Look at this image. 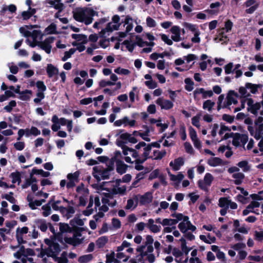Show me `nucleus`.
Segmentation results:
<instances>
[{
    "label": "nucleus",
    "mask_w": 263,
    "mask_h": 263,
    "mask_svg": "<svg viewBox=\"0 0 263 263\" xmlns=\"http://www.w3.org/2000/svg\"><path fill=\"white\" fill-rule=\"evenodd\" d=\"M172 33L171 39L175 42H179L181 40V29L178 26H173L171 29Z\"/></svg>",
    "instance_id": "27"
},
{
    "label": "nucleus",
    "mask_w": 263,
    "mask_h": 263,
    "mask_svg": "<svg viewBox=\"0 0 263 263\" xmlns=\"http://www.w3.org/2000/svg\"><path fill=\"white\" fill-rule=\"evenodd\" d=\"M96 13L95 10L89 7L78 8L73 11L74 20L79 22L83 23L86 25L92 23L93 17Z\"/></svg>",
    "instance_id": "2"
},
{
    "label": "nucleus",
    "mask_w": 263,
    "mask_h": 263,
    "mask_svg": "<svg viewBox=\"0 0 263 263\" xmlns=\"http://www.w3.org/2000/svg\"><path fill=\"white\" fill-rule=\"evenodd\" d=\"M54 37H49L45 40L43 42H40L37 46L42 49L44 50L47 53L49 54L51 52V46L50 44L53 42Z\"/></svg>",
    "instance_id": "21"
},
{
    "label": "nucleus",
    "mask_w": 263,
    "mask_h": 263,
    "mask_svg": "<svg viewBox=\"0 0 263 263\" xmlns=\"http://www.w3.org/2000/svg\"><path fill=\"white\" fill-rule=\"evenodd\" d=\"M121 180L117 179L113 182L111 192L115 195L119 194L123 195L125 194L126 192V186L124 185L121 184Z\"/></svg>",
    "instance_id": "14"
},
{
    "label": "nucleus",
    "mask_w": 263,
    "mask_h": 263,
    "mask_svg": "<svg viewBox=\"0 0 263 263\" xmlns=\"http://www.w3.org/2000/svg\"><path fill=\"white\" fill-rule=\"evenodd\" d=\"M230 200L228 198L221 197L218 201V205L222 208H229V203Z\"/></svg>",
    "instance_id": "60"
},
{
    "label": "nucleus",
    "mask_w": 263,
    "mask_h": 263,
    "mask_svg": "<svg viewBox=\"0 0 263 263\" xmlns=\"http://www.w3.org/2000/svg\"><path fill=\"white\" fill-rule=\"evenodd\" d=\"M29 232V229L27 227L22 228H17L16 230V238L19 245L25 243L27 242L26 237L25 236Z\"/></svg>",
    "instance_id": "15"
},
{
    "label": "nucleus",
    "mask_w": 263,
    "mask_h": 263,
    "mask_svg": "<svg viewBox=\"0 0 263 263\" xmlns=\"http://www.w3.org/2000/svg\"><path fill=\"white\" fill-rule=\"evenodd\" d=\"M7 10L9 11L11 13H14L16 10V7L13 4H11L8 6H4L0 12L1 14L4 15L6 11Z\"/></svg>",
    "instance_id": "57"
},
{
    "label": "nucleus",
    "mask_w": 263,
    "mask_h": 263,
    "mask_svg": "<svg viewBox=\"0 0 263 263\" xmlns=\"http://www.w3.org/2000/svg\"><path fill=\"white\" fill-rule=\"evenodd\" d=\"M103 194H104V196L102 198L103 205L99 208V212L95 216L96 218L98 216L99 217H103L104 213L108 210V206L113 207L117 204L116 200L114 199V194L111 192Z\"/></svg>",
    "instance_id": "3"
},
{
    "label": "nucleus",
    "mask_w": 263,
    "mask_h": 263,
    "mask_svg": "<svg viewBox=\"0 0 263 263\" xmlns=\"http://www.w3.org/2000/svg\"><path fill=\"white\" fill-rule=\"evenodd\" d=\"M80 172L76 171L73 173H70L67 175L68 181L67 182V187H71L74 186L79 181Z\"/></svg>",
    "instance_id": "20"
},
{
    "label": "nucleus",
    "mask_w": 263,
    "mask_h": 263,
    "mask_svg": "<svg viewBox=\"0 0 263 263\" xmlns=\"http://www.w3.org/2000/svg\"><path fill=\"white\" fill-rule=\"evenodd\" d=\"M130 245V243L126 241H124L122 245L117 248V251H123L125 248H127V249L126 250V252L129 254H132L134 250L133 248L129 247Z\"/></svg>",
    "instance_id": "46"
},
{
    "label": "nucleus",
    "mask_w": 263,
    "mask_h": 263,
    "mask_svg": "<svg viewBox=\"0 0 263 263\" xmlns=\"http://www.w3.org/2000/svg\"><path fill=\"white\" fill-rule=\"evenodd\" d=\"M45 243L48 245L47 249L41 248L38 257L44 258L45 255L56 258L58 263H66V251H63L61 256L57 257L62 249L66 248L65 236L62 233L57 235L55 241H51L50 239H45Z\"/></svg>",
    "instance_id": "1"
},
{
    "label": "nucleus",
    "mask_w": 263,
    "mask_h": 263,
    "mask_svg": "<svg viewBox=\"0 0 263 263\" xmlns=\"http://www.w3.org/2000/svg\"><path fill=\"white\" fill-rule=\"evenodd\" d=\"M117 140H121L124 142V144H125L127 142L134 144L138 142V140L136 138L127 133H125L120 135V138Z\"/></svg>",
    "instance_id": "32"
},
{
    "label": "nucleus",
    "mask_w": 263,
    "mask_h": 263,
    "mask_svg": "<svg viewBox=\"0 0 263 263\" xmlns=\"http://www.w3.org/2000/svg\"><path fill=\"white\" fill-rule=\"evenodd\" d=\"M45 201V199L35 200L34 201H33L32 202H30V203H29L28 205H29V206L32 210H35V209H36L37 206H39L41 205V204Z\"/></svg>",
    "instance_id": "64"
},
{
    "label": "nucleus",
    "mask_w": 263,
    "mask_h": 263,
    "mask_svg": "<svg viewBox=\"0 0 263 263\" xmlns=\"http://www.w3.org/2000/svg\"><path fill=\"white\" fill-rule=\"evenodd\" d=\"M145 130L144 132H140L139 136L141 137L143 140L149 142L151 141V139L149 137L150 129L147 126H145Z\"/></svg>",
    "instance_id": "59"
},
{
    "label": "nucleus",
    "mask_w": 263,
    "mask_h": 263,
    "mask_svg": "<svg viewBox=\"0 0 263 263\" xmlns=\"http://www.w3.org/2000/svg\"><path fill=\"white\" fill-rule=\"evenodd\" d=\"M232 178L234 179V182L236 185L241 184L245 178V175L241 172L235 173L232 174Z\"/></svg>",
    "instance_id": "43"
},
{
    "label": "nucleus",
    "mask_w": 263,
    "mask_h": 263,
    "mask_svg": "<svg viewBox=\"0 0 263 263\" xmlns=\"http://www.w3.org/2000/svg\"><path fill=\"white\" fill-rule=\"evenodd\" d=\"M108 237L106 236H103L98 238L96 242V243L98 248H101L104 247L108 242Z\"/></svg>",
    "instance_id": "53"
},
{
    "label": "nucleus",
    "mask_w": 263,
    "mask_h": 263,
    "mask_svg": "<svg viewBox=\"0 0 263 263\" xmlns=\"http://www.w3.org/2000/svg\"><path fill=\"white\" fill-rule=\"evenodd\" d=\"M58 33L57 31V26L54 23H51L44 30L45 34H52Z\"/></svg>",
    "instance_id": "50"
},
{
    "label": "nucleus",
    "mask_w": 263,
    "mask_h": 263,
    "mask_svg": "<svg viewBox=\"0 0 263 263\" xmlns=\"http://www.w3.org/2000/svg\"><path fill=\"white\" fill-rule=\"evenodd\" d=\"M237 95L234 91H230L227 97V104L225 107H229L232 104H235L237 103Z\"/></svg>",
    "instance_id": "35"
},
{
    "label": "nucleus",
    "mask_w": 263,
    "mask_h": 263,
    "mask_svg": "<svg viewBox=\"0 0 263 263\" xmlns=\"http://www.w3.org/2000/svg\"><path fill=\"white\" fill-rule=\"evenodd\" d=\"M115 162L117 172L121 175L125 173L127 170L128 165L121 160H117Z\"/></svg>",
    "instance_id": "36"
},
{
    "label": "nucleus",
    "mask_w": 263,
    "mask_h": 263,
    "mask_svg": "<svg viewBox=\"0 0 263 263\" xmlns=\"http://www.w3.org/2000/svg\"><path fill=\"white\" fill-rule=\"evenodd\" d=\"M116 143L118 146L121 148L122 154L125 156L124 160L127 163H133L134 162L129 155L132 156L133 158H137L139 157V154L135 149L129 147L121 140H117Z\"/></svg>",
    "instance_id": "5"
},
{
    "label": "nucleus",
    "mask_w": 263,
    "mask_h": 263,
    "mask_svg": "<svg viewBox=\"0 0 263 263\" xmlns=\"http://www.w3.org/2000/svg\"><path fill=\"white\" fill-rule=\"evenodd\" d=\"M165 150H154L152 155L150 157L154 160H160L166 155Z\"/></svg>",
    "instance_id": "42"
},
{
    "label": "nucleus",
    "mask_w": 263,
    "mask_h": 263,
    "mask_svg": "<svg viewBox=\"0 0 263 263\" xmlns=\"http://www.w3.org/2000/svg\"><path fill=\"white\" fill-rule=\"evenodd\" d=\"M72 39L76 40V43L86 44L87 42V36L82 34H72L71 35Z\"/></svg>",
    "instance_id": "44"
},
{
    "label": "nucleus",
    "mask_w": 263,
    "mask_h": 263,
    "mask_svg": "<svg viewBox=\"0 0 263 263\" xmlns=\"http://www.w3.org/2000/svg\"><path fill=\"white\" fill-rule=\"evenodd\" d=\"M93 170V177L99 181L108 178L111 171L110 168H104L100 165L95 166Z\"/></svg>",
    "instance_id": "9"
},
{
    "label": "nucleus",
    "mask_w": 263,
    "mask_h": 263,
    "mask_svg": "<svg viewBox=\"0 0 263 263\" xmlns=\"http://www.w3.org/2000/svg\"><path fill=\"white\" fill-rule=\"evenodd\" d=\"M154 242L153 238L151 235H147L146 237V241L145 242V245L141 246L140 248L138 249H146L147 251L149 252H153L154 251V248L152 246V244Z\"/></svg>",
    "instance_id": "33"
},
{
    "label": "nucleus",
    "mask_w": 263,
    "mask_h": 263,
    "mask_svg": "<svg viewBox=\"0 0 263 263\" xmlns=\"http://www.w3.org/2000/svg\"><path fill=\"white\" fill-rule=\"evenodd\" d=\"M34 254V252L32 249L26 250L24 246H21L18 250L14 253V256L17 259H20L22 263H35L33 258L30 256Z\"/></svg>",
    "instance_id": "4"
},
{
    "label": "nucleus",
    "mask_w": 263,
    "mask_h": 263,
    "mask_svg": "<svg viewBox=\"0 0 263 263\" xmlns=\"http://www.w3.org/2000/svg\"><path fill=\"white\" fill-rule=\"evenodd\" d=\"M136 44L128 40L124 41L121 44V50L122 51L128 50L132 52L134 50Z\"/></svg>",
    "instance_id": "38"
},
{
    "label": "nucleus",
    "mask_w": 263,
    "mask_h": 263,
    "mask_svg": "<svg viewBox=\"0 0 263 263\" xmlns=\"http://www.w3.org/2000/svg\"><path fill=\"white\" fill-rule=\"evenodd\" d=\"M230 129L224 125H221L219 128L218 135L220 137L219 139H217L216 142H220L221 141L227 139L229 137V134L228 133Z\"/></svg>",
    "instance_id": "31"
},
{
    "label": "nucleus",
    "mask_w": 263,
    "mask_h": 263,
    "mask_svg": "<svg viewBox=\"0 0 263 263\" xmlns=\"http://www.w3.org/2000/svg\"><path fill=\"white\" fill-rule=\"evenodd\" d=\"M138 199L136 196L127 200L125 209L129 210H134L138 205Z\"/></svg>",
    "instance_id": "39"
},
{
    "label": "nucleus",
    "mask_w": 263,
    "mask_h": 263,
    "mask_svg": "<svg viewBox=\"0 0 263 263\" xmlns=\"http://www.w3.org/2000/svg\"><path fill=\"white\" fill-rule=\"evenodd\" d=\"M248 141V136L246 134H237L233 138L232 143L235 146H242L245 149V145Z\"/></svg>",
    "instance_id": "19"
},
{
    "label": "nucleus",
    "mask_w": 263,
    "mask_h": 263,
    "mask_svg": "<svg viewBox=\"0 0 263 263\" xmlns=\"http://www.w3.org/2000/svg\"><path fill=\"white\" fill-rule=\"evenodd\" d=\"M124 22V26H126V31L119 32L118 36L116 37L119 41H121L122 38L125 37L127 33L131 31L134 27L133 20L129 16H126Z\"/></svg>",
    "instance_id": "13"
},
{
    "label": "nucleus",
    "mask_w": 263,
    "mask_h": 263,
    "mask_svg": "<svg viewBox=\"0 0 263 263\" xmlns=\"http://www.w3.org/2000/svg\"><path fill=\"white\" fill-rule=\"evenodd\" d=\"M120 17L118 15H114L112 18V21L107 24L104 30L101 31L100 34L118 30L120 25Z\"/></svg>",
    "instance_id": "12"
},
{
    "label": "nucleus",
    "mask_w": 263,
    "mask_h": 263,
    "mask_svg": "<svg viewBox=\"0 0 263 263\" xmlns=\"http://www.w3.org/2000/svg\"><path fill=\"white\" fill-rule=\"evenodd\" d=\"M81 234L79 232H76L72 237H67V243L71 244L73 246H77L82 242Z\"/></svg>",
    "instance_id": "25"
},
{
    "label": "nucleus",
    "mask_w": 263,
    "mask_h": 263,
    "mask_svg": "<svg viewBox=\"0 0 263 263\" xmlns=\"http://www.w3.org/2000/svg\"><path fill=\"white\" fill-rule=\"evenodd\" d=\"M185 89L188 91H191L194 89V83L190 78H186L184 80Z\"/></svg>",
    "instance_id": "58"
},
{
    "label": "nucleus",
    "mask_w": 263,
    "mask_h": 263,
    "mask_svg": "<svg viewBox=\"0 0 263 263\" xmlns=\"http://www.w3.org/2000/svg\"><path fill=\"white\" fill-rule=\"evenodd\" d=\"M156 104L160 106L162 109L168 110L171 109L173 106V103L163 97H160L156 101Z\"/></svg>",
    "instance_id": "22"
},
{
    "label": "nucleus",
    "mask_w": 263,
    "mask_h": 263,
    "mask_svg": "<svg viewBox=\"0 0 263 263\" xmlns=\"http://www.w3.org/2000/svg\"><path fill=\"white\" fill-rule=\"evenodd\" d=\"M184 164V159L182 157H178L170 163V166L173 170L177 171L179 170Z\"/></svg>",
    "instance_id": "30"
},
{
    "label": "nucleus",
    "mask_w": 263,
    "mask_h": 263,
    "mask_svg": "<svg viewBox=\"0 0 263 263\" xmlns=\"http://www.w3.org/2000/svg\"><path fill=\"white\" fill-rule=\"evenodd\" d=\"M189 135L194 146L197 149L201 148V143L198 138L196 130L191 126L189 127Z\"/></svg>",
    "instance_id": "24"
},
{
    "label": "nucleus",
    "mask_w": 263,
    "mask_h": 263,
    "mask_svg": "<svg viewBox=\"0 0 263 263\" xmlns=\"http://www.w3.org/2000/svg\"><path fill=\"white\" fill-rule=\"evenodd\" d=\"M118 252L117 253L116 257L118 260L120 261H126L129 256L126 254L125 252H122L123 251H117Z\"/></svg>",
    "instance_id": "62"
},
{
    "label": "nucleus",
    "mask_w": 263,
    "mask_h": 263,
    "mask_svg": "<svg viewBox=\"0 0 263 263\" xmlns=\"http://www.w3.org/2000/svg\"><path fill=\"white\" fill-rule=\"evenodd\" d=\"M32 92L31 90L28 89L22 91L20 92L19 99L22 101H28L30 99Z\"/></svg>",
    "instance_id": "51"
},
{
    "label": "nucleus",
    "mask_w": 263,
    "mask_h": 263,
    "mask_svg": "<svg viewBox=\"0 0 263 263\" xmlns=\"http://www.w3.org/2000/svg\"><path fill=\"white\" fill-rule=\"evenodd\" d=\"M152 200V194L147 192L140 197L139 202L141 204H147L151 202Z\"/></svg>",
    "instance_id": "41"
},
{
    "label": "nucleus",
    "mask_w": 263,
    "mask_h": 263,
    "mask_svg": "<svg viewBox=\"0 0 263 263\" xmlns=\"http://www.w3.org/2000/svg\"><path fill=\"white\" fill-rule=\"evenodd\" d=\"M171 216L174 218H164L162 220V225L163 226H172L176 224L181 220L182 214L174 213L171 214Z\"/></svg>",
    "instance_id": "17"
},
{
    "label": "nucleus",
    "mask_w": 263,
    "mask_h": 263,
    "mask_svg": "<svg viewBox=\"0 0 263 263\" xmlns=\"http://www.w3.org/2000/svg\"><path fill=\"white\" fill-rule=\"evenodd\" d=\"M180 221L181 222L179 223L178 227L182 233H186L188 230H190L192 232L196 230V227L191 223L188 216H184L182 214Z\"/></svg>",
    "instance_id": "10"
},
{
    "label": "nucleus",
    "mask_w": 263,
    "mask_h": 263,
    "mask_svg": "<svg viewBox=\"0 0 263 263\" xmlns=\"http://www.w3.org/2000/svg\"><path fill=\"white\" fill-rule=\"evenodd\" d=\"M76 192L75 202L78 205L85 206L89 195L88 190L81 184L77 187Z\"/></svg>",
    "instance_id": "6"
},
{
    "label": "nucleus",
    "mask_w": 263,
    "mask_h": 263,
    "mask_svg": "<svg viewBox=\"0 0 263 263\" xmlns=\"http://www.w3.org/2000/svg\"><path fill=\"white\" fill-rule=\"evenodd\" d=\"M255 129L253 126L249 125L248 130L250 135L256 140H259L263 135V118L259 117L255 121Z\"/></svg>",
    "instance_id": "7"
},
{
    "label": "nucleus",
    "mask_w": 263,
    "mask_h": 263,
    "mask_svg": "<svg viewBox=\"0 0 263 263\" xmlns=\"http://www.w3.org/2000/svg\"><path fill=\"white\" fill-rule=\"evenodd\" d=\"M140 252L141 257L144 260H147L149 263H153L155 260V256L152 253L153 252H149L146 249H137Z\"/></svg>",
    "instance_id": "28"
},
{
    "label": "nucleus",
    "mask_w": 263,
    "mask_h": 263,
    "mask_svg": "<svg viewBox=\"0 0 263 263\" xmlns=\"http://www.w3.org/2000/svg\"><path fill=\"white\" fill-rule=\"evenodd\" d=\"M237 166L239 168H241L244 172H249L251 170V166L249 165V162L246 160L239 162L237 163Z\"/></svg>",
    "instance_id": "52"
},
{
    "label": "nucleus",
    "mask_w": 263,
    "mask_h": 263,
    "mask_svg": "<svg viewBox=\"0 0 263 263\" xmlns=\"http://www.w3.org/2000/svg\"><path fill=\"white\" fill-rule=\"evenodd\" d=\"M215 103L211 100H207L203 103V109L207 110L209 112H212Z\"/></svg>",
    "instance_id": "49"
},
{
    "label": "nucleus",
    "mask_w": 263,
    "mask_h": 263,
    "mask_svg": "<svg viewBox=\"0 0 263 263\" xmlns=\"http://www.w3.org/2000/svg\"><path fill=\"white\" fill-rule=\"evenodd\" d=\"M137 45L140 47H143L145 45L148 46V47L144 48L142 52L149 53L152 50L153 47L155 45V43L153 42H143L142 40L138 37H136Z\"/></svg>",
    "instance_id": "26"
},
{
    "label": "nucleus",
    "mask_w": 263,
    "mask_h": 263,
    "mask_svg": "<svg viewBox=\"0 0 263 263\" xmlns=\"http://www.w3.org/2000/svg\"><path fill=\"white\" fill-rule=\"evenodd\" d=\"M49 224V230L50 231L53 233V238H52L51 237V241H55V238L57 237V235H58L60 233H62L64 234V236H66V223H60V232L58 233H55V230L54 229V228L53 226H52L50 223H48Z\"/></svg>",
    "instance_id": "29"
},
{
    "label": "nucleus",
    "mask_w": 263,
    "mask_h": 263,
    "mask_svg": "<svg viewBox=\"0 0 263 263\" xmlns=\"http://www.w3.org/2000/svg\"><path fill=\"white\" fill-rule=\"evenodd\" d=\"M10 177L12 179V182L13 183H17L20 184L21 181V174L18 172L12 173Z\"/></svg>",
    "instance_id": "56"
},
{
    "label": "nucleus",
    "mask_w": 263,
    "mask_h": 263,
    "mask_svg": "<svg viewBox=\"0 0 263 263\" xmlns=\"http://www.w3.org/2000/svg\"><path fill=\"white\" fill-rule=\"evenodd\" d=\"M248 105V110L252 114L257 115L258 110L261 108V105L259 103H254L253 101L251 99H246Z\"/></svg>",
    "instance_id": "23"
},
{
    "label": "nucleus",
    "mask_w": 263,
    "mask_h": 263,
    "mask_svg": "<svg viewBox=\"0 0 263 263\" xmlns=\"http://www.w3.org/2000/svg\"><path fill=\"white\" fill-rule=\"evenodd\" d=\"M46 71L50 78L53 77H57L59 73L58 69L51 64H47Z\"/></svg>",
    "instance_id": "37"
},
{
    "label": "nucleus",
    "mask_w": 263,
    "mask_h": 263,
    "mask_svg": "<svg viewBox=\"0 0 263 263\" xmlns=\"http://www.w3.org/2000/svg\"><path fill=\"white\" fill-rule=\"evenodd\" d=\"M44 4L47 7H53L58 10V12L55 13V16L59 18L60 21L63 24H66V17H60L61 16V11L64 6L63 4L61 3V0H46L44 2Z\"/></svg>",
    "instance_id": "8"
},
{
    "label": "nucleus",
    "mask_w": 263,
    "mask_h": 263,
    "mask_svg": "<svg viewBox=\"0 0 263 263\" xmlns=\"http://www.w3.org/2000/svg\"><path fill=\"white\" fill-rule=\"evenodd\" d=\"M168 174L170 180L174 182L175 184H179L184 177L182 172H179L177 175H173L170 172H168Z\"/></svg>",
    "instance_id": "40"
},
{
    "label": "nucleus",
    "mask_w": 263,
    "mask_h": 263,
    "mask_svg": "<svg viewBox=\"0 0 263 263\" xmlns=\"http://www.w3.org/2000/svg\"><path fill=\"white\" fill-rule=\"evenodd\" d=\"M213 180V176L210 173H206L204 177L203 180H200L198 181V186L201 189L204 191H208Z\"/></svg>",
    "instance_id": "16"
},
{
    "label": "nucleus",
    "mask_w": 263,
    "mask_h": 263,
    "mask_svg": "<svg viewBox=\"0 0 263 263\" xmlns=\"http://www.w3.org/2000/svg\"><path fill=\"white\" fill-rule=\"evenodd\" d=\"M59 119L57 115L53 116V117L52 118V122H53V124H52V125L51 126V129L54 132L58 131L60 128V125H59Z\"/></svg>",
    "instance_id": "54"
},
{
    "label": "nucleus",
    "mask_w": 263,
    "mask_h": 263,
    "mask_svg": "<svg viewBox=\"0 0 263 263\" xmlns=\"http://www.w3.org/2000/svg\"><path fill=\"white\" fill-rule=\"evenodd\" d=\"M37 227L43 232H45L48 229V224L44 219H37L35 221Z\"/></svg>",
    "instance_id": "45"
},
{
    "label": "nucleus",
    "mask_w": 263,
    "mask_h": 263,
    "mask_svg": "<svg viewBox=\"0 0 263 263\" xmlns=\"http://www.w3.org/2000/svg\"><path fill=\"white\" fill-rule=\"evenodd\" d=\"M146 227L149 229L151 232L154 233L159 232L161 229V227L155 224V220L152 218L148 220Z\"/></svg>",
    "instance_id": "34"
},
{
    "label": "nucleus",
    "mask_w": 263,
    "mask_h": 263,
    "mask_svg": "<svg viewBox=\"0 0 263 263\" xmlns=\"http://www.w3.org/2000/svg\"><path fill=\"white\" fill-rule=\"evenodd\" d=\"M93 258L92 254H86L80 256L78 259V261L80 263H87L92 260Z\"/></svg>",
    "instance_id": "55"
},
{
    "label": "nucleus",
    "mask_w": 263,
    "mask_h": 263,
    "mask_svg": "<svg viewBox=\"0 0 263 263\" xmlns=\"http://www.w3.org/2000/svg\"><path fill=\"white\" fill-rule=\"evenodd\" d=\"M31 37L34 42H41L42 34L40 30H34L31 32Z\"/></svg>",
    "instance_id": "47"
},
{
    "label": "nucleus",
    "mask_w": 263,
    "mask_h": 263,
    "mask_svg": "<svg viewBox=\"0 0 263 263\" xmlns=\"http://www.w3.org/2000/svg\"><path fill=\"white\" fill-rule=\"evenodd\" d=\"M50 204L51 201L42 207V209L43 210V215L44 217H47L51 214V210L50 205Z\"/></svg>",
    "instance_id": "63"
},
{
    "label": "nucleus",
    "mask_w": 263,
    "mask_h": 263,
    "mask_svg": "<svg viewBox=\"0 0 263 263\" xmlns=\"http://www.w3.org/2000/svg\"><path fill=\"white\" fill-rule=\"evenodd\" d=\"M184 27L188 29L194 34V36L191 39V41L193 43H199L201 41L200 37V31L196 25L193 24L189 23H184L183 24Z\"/></svg>",
    "instance_id": "11"
},
{
    "label": "nucleus",
    "mask_w": 263,
    "mask_h": 263,
    "mask_svg": "<svg viewBox=\"0 0 263 263\" xmlns=\"http://www.w3.org/2000/svg\"><path fill=\"white\" fill-rule=\"evenodd\" d=\"M200 118L201 114H198L192 118V124L198 128H200L201 126L200 123Z\"/></svg>",
    "instance_id": "61"
},
{
    "label": "nucleus",
    "mask_w": 263,
    "mask_h": 263,
    "mask_svg": "<svg viewBox=\"0 0 263 263\" xmlns=\"http://www.w3.org/2000/svg\"><path fill=\"white\" fill-rule=\"evenodd\" d=\"M136 121L135 120H130L127 116H124L122 119L117 120L114 122V125L117 127L123 126L124 127L129 126L134 127L136 125Z\"/></svg>",
    "instance_id": "18"
},
{
    "label": "nucleus",
    "mask_w": 263,
    "mask_h": 263,
    "mask_svg": "<svg viewBox=\"0 0 263 263\" xmlns=\"http://www.w3.org/2000/svg\"><path fill=\"white\" fill-rule=\"evenodd\" d=\"M208 163L211 166L215 167L222 165V161L221 159L219 158L213 157L208 160Z\"/></svg>",
    "instance_id": "48"
}]
</instances>
